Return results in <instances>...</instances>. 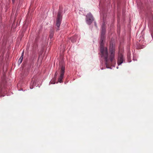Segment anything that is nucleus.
<instances>
[{
	"label": "nucleus",
	"mask_w": 153,
	"mask_h": 153,
	"mask_svg": "<svg viewBox=\"0 0 153 153\" xmlns=\"http://www.w3.org/2000/svg\"><path fill=\"white\" fill-rule=\"evenodd\" d=\"M105 32V23H104L102 26L101 34L100 51L101 56L105 60L106 67L107 68H110L111 66L116 63L114 59L115 54V46L113 44H110L109 47V51L110 55H109L108 53L107 48L104 47V43L103 42Z\"/></svg>",
	"instance_id": "1"
},
{
	"label": "nucleus",
	"mask_w": 153,
	"mask_h": 153,
	"mask_svg": "<svg viewBox=\"0 0 153 153\" xmlns=\"http://www.w3.org/2000/svg\"><path fill=\"white\" fill-rule=\"evenodd\" d=\"M54 33V31L53 30L51 29V30L49 35V38L50 39H52L53 38Z\"/></svg>",
	"instance_id": "6"
},
{
	"label": "nucleus",
	"mask_w": 153,
	"mask_h": 153,
	"mask_svg": "<svg viewBox=\"0 0 153 153\" xmlns=\"http://www.w3.org/2000/svg\"><path fill=\"white\" fill-rule=\"evenodd\" d=\"M15 0H12V1L13 3L14 2Z\"/></svg>",
	"instance_id": "12"
},
{
	"label": "nucleus",
	"mask_w": 153,
	"mask_h": 153,
	"mask_svg": "<svg viewBox=\"0 0 153 153\" xmlns=\"http://www.w3.org/2000/svg\"><path fill=\"white\" fill-rule=\"evenodd\" d=\"M62 11L61 10H59L58 13L56 24V25L57 27V30H59V28L61 23L62 19Z\"/></svg>",
	"instance_id": "3"
},
{
	"label": "nucleus",
	"mask_w": 153,
	"mask_h": 153,
	"mask_svg": "<svg viewBox=\"0 0 153 153\" xmlns=\"http://www.w3.org/2000/svg\"><path fill=\"white\" fill-rule=\"evenodd\" d=\"M24 53L23 52L22 53V56H21V57L19 58V59H21L22 61V60L23 59V55Z\"/></svg>",
	"instance_id": "8"
},
{
	"label": "nucleus",
	"mask_w": 153,
	"mask_h": 153,
	"mask_svg": "<svg viewBox=\"0 0 153 153\" xmlns=\"http://www.w3.org/2000/svg\"><path fill=\"white\" fill-rule=\"evenodd\" d=\"M125 60V58L123 55L122 53L119 52L118 55V58L117 59V64L118 65H120Z\"/></svg>",
	"instance_id": "4"
},
{
	"label": "nucleus",
	"mask_w": 153,
	"mask_h": 153,
	"mask_svg": "<svg viewBox=\"0 0 153 153\" xmlns=\"http://www.w3.org/2000/svg\"><path fill=\"white\" fill-rule=\"evenodd\" d=\"M57 74H58V73H57V72H56L55 73V75H54V78H55V79H56V76L57 75Z\"/></svg>",
	"instance_id": "10"
},
{
	"label": "nucleus",
	"mask_w": 153,
	"mask_h": 153,
	"mask_svg": "<svg viewBox=\"0 0 153 153\" xmlns=\"http://www.w3.org/2000/svg\"><path fill=\"white\" fill-rule=\"evenodd\" d=\"M50 83L52 84H54L55 83V82L54 81H51L50 82Z\"/></svg>",
	"instance_id": "11"
},
{
	"label": "nucleus",
	"mask_w": 153,
	"mask_h": 153,
	"mask_svg": "<svg viewBox=\"0 0 153 153\" xmlns=\"http://www.w3.org/2000/svg\"><path fill=\"white\" fill-rule=\"evenodd\" d=\"M86 21L88 24H91L94 20L93 17L91 13H88L86 16Z\"/></svg>",
	"instance_id": "5"
},
{
	"label": "nucleus",
	"mask_w": 153,
	"mask_h": 153,
	"mask_svg": "<svg viewBox=\"0 0 153 153\" xmlns=\"http://www.w3.org/2000/svg\"><path fill=\"white\" fill-rule=\"evenodd\" d=\"M22 61L21 60V59H19L18 61V63L19 64H20L22 62Z\"/></svg>",
	"instance_id": "9"
},
{
	"label": "nucleus",
	"mask_w": 153,
	"mask_h": 153,
	"mask_svg": "<svg viewBox=\"0 0 153 153\" xmlns=\"http://www.w3.org/2000/svg\"><path fill=\"white\" fill-rule=\"evenodd\" d=\"M71 41L72 42H74L76 41V39L75 37H72L71 38Z\"/></svg>",
	"instance_id": "7"
},
{
	"label": "nucleus",
	"mask_w": 153,
	"mask_h": 153,
	"mask_svg": "<svg viewBox=\"0 0 153 153\" xmlns=\"http://www.w3.org/2000/svg\"><path fill=\"white\" fill-rule=\"evenodd\" d=\"M60 76L58 78V82L60 83L63 82L62 79L63 78L65 70V66L64 65H62L59 68Z\"/></svg>",
	"instance_id": "2"
}]
</instances>
